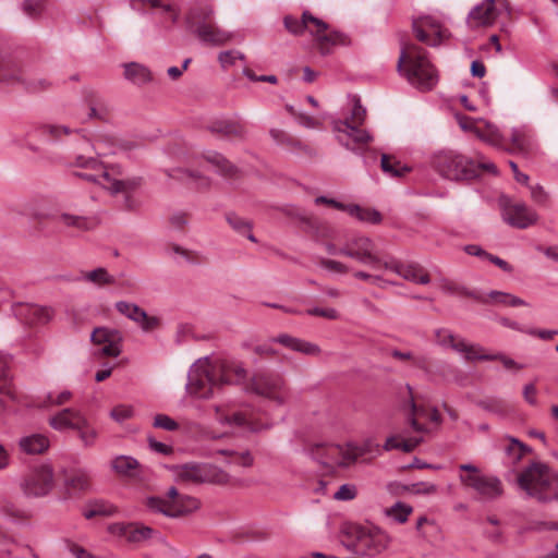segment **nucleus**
Segmentation results:
<instances>
[{"mask_svg":"<svg viewBox=\"0 0 558 558\" xmlns=\"http://www.w3.org/2000/svg\"><path fill=\"white\" fill-rule=\"evenodd\" d=\"M246 371L233 363L211 364L207 359L194 363L187 374L186 391L189 395L209 399L216 389L223 385H233L243 380Z\"/></svg>","mask_w":558,"mask_h":558,"instance_id":"f257e3e1","label":"nucleus"},{"mask_svg":"<svg viewBox=\"0 0 558 558\" xmlns=\"http://www.w3.org/2000/svg\"><path fill=\"white\" fill-rule=\"evenodd\" d=\"M397 70L411 85L421 90H430L438 81L436 70L427 59L426 51L403 40H401Z\"/></svg>","mask_w":558,"mask_h":558,"instance_id":"f03ea898","label":"nucleus"},{"mask_svg":"<svg viewBox=\"0 0 558 558\" xmlns=\"http://www.w3.org/2000/svg\"><path fill=\"white\" fill-rule=\"evenodd\" d=\"M69 166L82 169V171H73V177L85 180L89 183L101 185L112 194H118V192L135 191L143 182L141 177H133L123 180L114 178V168L109 171L105 165L95 157L77 155Z\"/></svg>","mask_w":558,"mask_h":558,"instance_id":"7ed1b4c3","label":"nucleus"},{"mask_svg":"<svg viewBox=\"0 0 558 558\" xmlns=\"http://www.w3.org/2000/svg\"><path fill=\"white\" fill-rule=\"evenodd\" d=\"M287 31L295 36L302 35L308 31L315 38L316 46L322 56L331 52V48L337 45H347L348 37L338 31H329V25L323 20L315 17L311 12L304 11L301 20L287 15L283 19Z\"/></svg>","mask_w":558,"mask_h":558,"instance_id":"20e7f679","label":"nucleus"},{"mask_svg":"<svg viewBox=\"0 0 558 558\" xmlns=\"http://www.w3.org/2000/svg\"><path fill=\"white\" fill-rule=\"evenodd\" d=\"M365 118L366 109L362 106L360 99L355 98L351 116L344 120L336 121L333 124V130L338 133L339 144L357 155H362L364 146L373 140V136L366 130L360 128Z\"/></svg>","mask_w":558,"mask_h":558,"instance_id":"39448f33","label":"nucleus"},{"mask_svg":"<svg viewBox=\"0 0 558 558\" xmlns=\"http://www.w3.org/2000/svg\"><path fill=\"white\" fill-rule=\"evenodd\" d=\"M214 10L207 3L194 5L186 14V26L197 38L210 46H222L232 39V34L217 26Z\"/></svg>","mask_w":558,"mask_h":558,"instance_id":"423d86ee","label":"nucleus"},{"mask_svg":"<svg viewBox=\"0 0 558 558\" xmlns=\"http://www.w3.org/2000/svg\"><path fill=\"white\" fill-rule=\"evenodd\" d=\"M342 535V544L357 555L374 556L386 548V537L376 526L345 523Z\"/></svg>","mask_w":558,"mask_h":558,"instance_id":"0eeeda50","label":"nucleus"},{"mask_svg":"<svg viewBox=\"0 0 558 558\" xmlns=\"http://www.w3.org/2000/svg\"><path fill=\"white\" fill-rule=\"evenodd\" d=\"M430 165L439 175L451 181L469 182L478 177V169L474 161L456 150L435 153Z\"/></svg>","mask_w":558,"mask_h":558,"instance_id":"6e6552de","label":"nucleus"},{"mask_svg":"<svg viewBox=\"0 0 558 558\" xmlns=\"http://www.w3.org/2000/svg\"><path fill=\"white\" fill-rule=\"evenodd\" d=\"M146 506L151 511L162 513L166 517L180 518L197 510L199 501L192 496L180 494L174 486H171L166 494V498L148 497Z\"/></svg>","mask_w":558,"mask_h":558,"instance_id":"1a4fd4ad","label":"nucleus"},{"mask_svg":"<svg viewBox=\"0 0 558 558\" xmlns=\"http://www.w3.org/2000/svg\"><path fill=\"white\" fill-rule=\"evenodd\" d=\"M553 473L550 469L541 462H533L518 477L519 486L530 496L539 501H548L551 497L546 493L550 487Z\"/></svg>","mask_w":558,"mask_h":558,"instance_id":"9d476101","label":"nucleus"},{"mask_svg":"<svg viewBox=\"0 0 558 558\" xmlns=\"http://www.w3.org/2000/svg\"><path fill=\"white\" fill-rule=\"evenodd\" d=\"M459 470L465 474H460V482L469 488L474 489L484 499H495L502 494L501 481L496 476H487L481 473V470L471 463L459 465Z\"/></svg>","mask_w":558,"mask_h":558,"instance_id":"9b49d317","label":"nucleus"},{"mask_svg":"<svg viewBox=\"0 0 558 558\" xmlns=\"http://www.w3.org/2000/svg\"><path fill=\"white\" fill-rule=\"evenodd\" d=\"M53 470L48 464L32 469L23 478L21 489L27 497L39 498L48 495L53 487Z\"/></svg>","mask_w":558,"mask_h":558,"instance_id":"f8f14e48","label":"nucleus"},{"mask_svg":"<svg viewBox=\"0 0 558 558\" xmlns=\"http://www.w3.org/2000/svg\"><path fill=\"white\" fill-rule=\"evenodd\" d=\"M374 242L369 238L357 236L348 241L342 247H340L339 254L378 269L383 267L384 263L374 253Z\"/></svg>","mask_w":558,"mask_h":558,"instance_id":"ddd939ff","label":"nucleus"},{"mask_svg":"<svg viewBox=\"0 0 558 558\" xmlns=\"http://www.w3.org/2000/svg\"><path fill=\"white\" fill-rule=\"evenodd\" d=\"M178 477L193 483H228V474L216 466L207 464L187 463L179 468Z\"/></svg>","mask_w":558,"mask_h":558,"instance_id":"4468645a","label":"nucleus"},{"mask_svg":"<svg viewBox=\"0 0 558 558\" xmlns=\"http://www.w3.org/2000/svg\"><path fill=\"white\" fill-rule=\"evenodd\" d=\"M251 390L258 396L275 401L277 404L284 403V380L280 376L257 375L251 383Z\"/></svg>","mask_w":558,"mask_h":558,"instance_id":"2eb2a0df","label":"nucleus"},{"mask_svg":"<svg viewBox=\"0 0 558 558\" xmlns=\"http://www.w3.org/2000/svg\"><path fill=\"white\" fill-rule=\"evenodd\" d=\"M90 341L96 345H101L97 352L99 355L117 357L122 352V335L117 329L97 327L90 335Z\"/></svg>","mask_w":558,"mask_h":558,"instance_id":"dca6fc26","label":"nucleus"},{"mask_svg":"<svg viewBox=\"0 0 558 558\" xmlns=\"http://www.w3.org/2000/svg\"><path fill=\"white\" fill-rule=\"evenodd\" d=\"M502 217L508 225L518 229H526L538 219L537 214L524 203L505 204Z\"/></svg>","mask_w":558,"mask_h":558,"instance_id":"f3484780","label":"nucleus"},{"mask_svg":"<svg viewBox=\"0 0 558 558\" xmlns=\"http://www.w3.org/2000/svg\"><path fill=\"white\" fill-rule=\"evenodd\" d=\"M412 29L420 41L430 47H436L442 41L444 32L438 22L430 16H420L413 20Z\"/></svg>","mask_w":558,"mask_h":558,"instance_id":"a211bd4d","label":"nucleus"},{"mask_svg":"<svg viewBox=\"0 0 558 558\" xmlns=\"http://www.w3.org/2000/svg\"><path fill=\"white\" fill-rule=\"evenodd\" d=\"M383 267L414 283L428 284L430 282L428 272L418 263L404 264L399 260L391 259L389 262H384Z\"/></svg>","mask_w":558,"mask_h":558,"instance_id":"6ab92c4d","label":"nucleus"},{"mask_svg":"<svg viewBox=\"0 0 558 558\" xmlns=\"http://www.w3.org/2000/svg\"><path fill=\"white\" fill-rule=\"evenodd\" d=\"M207 130L229 141H244L247 136L246 124L240 119H217L208 124Z\"/></svg>","mask_w":558,"mask_h":558,"instance_id":"aec40b11","label":"nucleus"},{"mask_svg":"<svg viewBox=\"0 0 558 558\" xmlns=\"http://www.w3.org/2000/svg\"><path fill=\"white\" fill-rule=\"evenodd\" d=\"M116 310L138 324L145 332L155 330L160 324L158 317L149 316L142 307L134 303L119 301L116 303Z\"/></svg>","mask_w":558,"mask_h":558,"instance_id":"412c9836","label":"nucleus"},{"mask_svg":"<svg viewBox=\"0 0 558 558\" xmlns=\"http://www.w3.org/2000/svg\"><path fill=\"white\" fill-rule=\"evenodd\" d=\"M435 339L437 344L445 348H451L459 353H463L464 357L469 361L475 360V353L483 351L478 345L469 344L463 339H458L446 328L435 330Z\"/></svg>","mask_w":558,"mask_h":558,"instance_id":"4be33fe9","label":"nucleus"},{"mask_svg":"<svg viewBox=\"0 0 558 558\" xmlns=\"http://www.w3.org/2000/svg\"><path fill=\"white\" fill-rule=\"evenodd\" d=\"M498 17L495 0H484L469 13L466 23L470 28L492 26Z\"/></svg>","mask_w":558,"mask_h":558,"instance_id":"5701e85b","label":"nucleus"},{"mask_svg":"<svg viewBox=\"0 0 558 558\" xmlns=\"http://www.w3.org/2000/svg\"><path fill=\"white\" fill-rule=\"evenodd\" d=\"M21 64L11 51L0 43V83L20 82Z\"/></svg>","mask_w":558,"mask_h":558,"instance_id":"b1692460","label":"nucleus"},{"mask_svg":"<svg viewBox=\"0 0 558 558\" xmlns=\"http://www.w3.org/2000/svg\"><path fill=\"white\" fill-rule=\"evenodd\" d=\"M63 486L68 497L84 494L90 488V475L82 469L66 471L63 475Z\"/></svg>","mask_w":558,"mask_h":558,"instance_id":"393cba45","label":"nucleus"},{"mask_svg":"<svg viewBox=\"0 0 558 558\" xmlns=\"http://www.w3.org/2000/svg\"><path fill=\"white\" fill-rule=\"evenodd\" d=\"M270 341L308 356H317L322 352L320 348L316 343L293 337L288 333H280L276 337H272Z\"/></svg>","mask_w":558,"mask_h":558,"instance_id":"a878e982","label":"nucleus"},{"mask_svg":"<svg viewBox=\"0 0 558 558\" xmlns=\"http://www.w3.org/2000/svg\"><path fill=\"white\" fill-rule=\"evenodd\" d=\"M533 137L525 129H512L506 138L505 150L510 154L527 155L533 149Z\"/></svg>","mask_w":558,"mask_h":558,"instance_id":"bb28decb","label":"nucleus"},{"mask_svg":"<svg viewBox=\"0 0 558 558\" xmlns=\"http://www.w3.org/2000/svg\"><path fill=\"white\" fill-rule=\"evenodd\" d=\"M110 532L113 534H118L126 538V541L132 543H138L146 541L156 533V531L146 525H140L135 523L122 524L116 523L110 526Z\"/></svg>","mask_w":558,"mask_h":558,"instance_id":"cd10ccee","label":"nucleus"},{"mask_svg":"<svg viewBox=\"0 0 558 558\" xmlns=\"http://www.w3.org/2000/svg\"><path fill=\"white\" fill-rule=\"evenodd\" d=\"M80 411L66 408L49 418L50 426L56 430L74 429L78 423V417H83Z\"/></svg>","mask_w":558,"mask_h":558,"instance_id":"c85d7f7f","label":"nucleus"},{"mask_svg":"<svg viewBox=\"0 0 558 558\" xmlns=\"http://www.w3.org/2000/svg\"><path fill=\"white\" fill-rule=\"evenodd\" d=\"M204 159L213 165L217 169V172L225 178H234L239 172L238 167L218 151H206Z\"/></svg>","mask_w":558,"mask_h":558,"instance_id":"c756f323","label":"nucleus"},{"mask_svg":"<svg viewBox=\"0 0 558 558\" xmlns=\"http://www.w3.org/2000/svg\"><path fill=\"white\" fill-rule=\"evenodd\" d=\"M19 446L27 454H41L49 448V440L43 434H32L22 437Z\"/></svg>","mask_w":558,"mask_h":558,"instance_id":"7c9ffc66","label":"nucleus"},{"mask_svg":"<svg viewBox=\"0 0 558 558\" xmlns=\"http://www.w3.org/2000/svg\"><path fill=\"white\" fill-rule=\"evenodd\" d=\"M141 468L140 462L130 456H118L111 461L112 471L124 477H135Z\"/></svg>","mask_w":558,"mask_h":558,"instance_id":"2f4dec72","label":"nucleus"},{"mask_svg":"<svg viewBox=\"0 0 558 558\" xmlns=\"http://www.w3.org/2000/svg\"><path fill=\"white\" fill-rule=\"evenodd\" d=\"M124 77L136 85H143L153 80L150 70L137 62L125 63Z\"/></svg>","mask_w":558,"mask_h":558,"instance_id":"473e14b6","label":"nucleus"},{"mask_svg":"<svg viewBox=\"0 0 558 558\" xmlns=\"http://www.w3.org/2000/svg\"><path fill=\"white\" fill-rule=\"evenodd\" d=\"M342 453L339 446L317 444L311 448V456L324 465H329Z\"/></svg>","mask_w":558,"mask_h":558,"instance_id":"72a5a7b5","label":"nucleus"},{"mask_svg":"<svg viewBox=\"0 0 558 558\" xmlns=\"http://www.w3.org/2000/svg\"><path fill=\"white\" fill-rule=\"evenodd\" d=\"M269 135L279 145H283L292 149H300L306 154H312V149L310 146L303 144L301 141L291 136L283 130L270 129Z\"/></svg>","mask_w":558,"mask_h":558,"instance_id":"f704fd0d","label":"nucleus"},{"mask_svg":"<svg viewBox=\"0 0 558 558\" xmlns=\"http://www.w3.org/2000/svg\"><path fill=\"white\" fill-rule=\"evenodd\" d=\"M9 364V357L0 354V393L5 395L14 401L16 400V396L12 389V377L10 374Z\"/></svg>","mask_w":558,"mask_h":558,"instance_id":"c9c22d12","label":"nucleus"},{"mask_svg":"<svg viewBox=\"0 0 558 558\" xmlns=\"http://www.w3.org/2000/svg\"><path fill=\"white\" fill-rule=\"evenodd\" d=\"M380 168L385 173L393 178H401L411 170L407 166H401L399 160L387 154L381 155Z\"/></svg>","mask_w":558,"mask_h":558,"instance_id":"e433bc0d","label":"nucleus"},{"mask_svg":"<svg viewBox=\"0 0 558 558\" xmlns=\"http://www.w3.org/2000/svg\"><path fill=\"white\" fill-rule=\"evenodd\" d=\"M57 219L68 228L78 231H87L92 228V220L86 216L61 213Z\"/></svg>","mask_w":558,"mask_h":558,"instance_id":"4c0bfd02","label":"nucleus"},{"mask_svg":"<svg viewBox=\"0 0 558 558\" xmlns=\"http://www.w3.org/2000/svg\"><path fill=\"white\" fill-rule=\"evenodd\" d=\"M75 430L77 432V435L82 440L84 447H92L95 445L98 433L89 424L85 416L78 417V423L76 424Z\"/></svg>","mask_w":558,"mask_h":558,"instance_id":"58836bf2","label":"nucleus"},{"mask_svg":"<svg viewBox=\"0 0 558 558\" xmlns=\"http://www.w3.org/2000/svg\"><path fill=\"white\" fill-rule=\"evenodd\" d=\"M116 512V508L104 500H95L88 504L84 510L83 515L86 519H93L95 517H110Z\"/></svg>","mask_w":558,"mask_h":558,"instance_id":"ea45409f","label":"nucleus"},{"mask_svg":"<svg viewBox=\"0 0 558 558\" xmlns=\"http://www.w3.org/2000/svg\"><path fill=\"white\" fill-rule=\"evenodd\" d=\"M476 404L484 411H487V412L493 413L498 416H504L509 411L508 403L501 398H496V397L486 398L483 400H478L476 402Z\"/></svg>","mask_w":558,"mask_h":558,"instance_id":"a19ab883","label":"nucleus"},{"mask_svg":"<svg viewBox=\"0 0 558 558\" xmlns=\"http://www.w3.org/2000/svg\"><path fill=\"white\" fill-rule=\"evenodd\" d=\"M478 136L488 144L500 149H505L507 136L502 135L498 128L492 124H486V128L483 131H478Z\"/></svg>","mask_w":558,"mask_h":558,"instance_id":"79ce46f5","label":"nucleus"},{"mask_svg":"<svg viewBox=\"0 0 558 558\" xmlns=\"http://www.w3.org/2000/svg\"><path fill=\"white\" fill-rule=\"evenodd\" d=\"M350 215L356 217L360 221L369 222L377 225L381 222V214L373 208H363L359 205H352L350 207Z\"/></svg>","mask_w":558,"mask_h":558,"instance_id":"37998d69","label":"nucleus"},{"mask_svg":"<svg viewBox=\"0 0 558 558\" xmlns=\"http://www.w3.org/2000/svg\"><path fill=\"white\" fill-rule=\"evenodd\" d=\"M413 512V507L402 501H397L393 506L385 510L386 515L392 518L396 522L403 524Z\"/></svg>","mask_w":558,"mask_h":558,"instance_id":"c03bdc74","label":"nucleus"},{"mask_svg":"<svg viewBox=\"0 0 558 558\" xmlns=\"http://www.w3.org/2000/svg\"><path fill=\"white\" fill-rule=\"evenodd\" d=\"M38 131L43 137L50 142L61 141L63 135H69L72 133L68 126L53 124H44L38 129Z\"/></svg>","mask_w":558,"mask_h":558,"instance_id":"a18cd8bd","label":"nucleus"},{"mask_svg":"<svg viewBox=\"0 0 558 558\" xmlns=\"http://www.w3.org/2000/svg\"><path fill=\"white\" fill-rule=\"evenodd\" d=\"M83 278L86 281L96 283L98 286L113 284L116 279L111 276L107 269L99 267L92 271H87L84 274Z\"/></svg>","mask_w":558,"mask_h":558,"instance_id":"49530a36","label":"nucleus"},{"mask_svg":"<svg viewBox=\"0 0 558 558\" xmlns=\"http://www.w3.org/2000/svg\"><path fill=\"white\" fill-rule=\"evenodd\" d=\"M475 360H480V361H499V362L502 363V365L507 369L520 371V369H522L524 367L522 364L517 363L514 360H512L511 357H509V356H507V355H505L502 353L481 354V352H478V353H475Z\"/></svg>","mask_w":558,"mask_h":558,"instance_id":"de8ad7c7","label":"nucleus"},{"mask_svg":"<svg viewBox=\"0 0 558 558\" xmlns=\"http://www.w3.org/2000/svg\"><path fill=\"white\" fill-rule=\"evenodd\" d=\"M489 298L493 299L495 302L506 305V306L515 307V306H526L527 305V303L523 299L515 296L513 294L507 293V292L494 290V291H490Z\"/></svg>","mask_w":558,"mask_h":558,"instance_id":"09e8293b","label":"nucleus"},{"mask_svg":"<svg viewBox=\"0 0 558 558\" xmlns=\"http://www.w3.org/2000/svg\"><path fill=\"white\" fill-rule=\"evenodd\" d=\"M215 411H216V418L221 424L244 426L246 423V418H245L244 414H242L241 412H235L232 415H226L221 412L220 407H215Z\"/></svg>","mask_w":558,"mask_h":558,"instance_id":"8fccbe9b","label":"nucleus"},{"mask_svg":"<svg viewBox=\"0 0 558 558\" xmlns=\"http://www.w3.org/2000/svg\"><path fill=\"white\" fill-rule=\"evenodd\" d=\"M226 219L230 227L235 230L240 234H245L246 232L252 230L251 221L233 214H227Z\"/></svg>","mask_w":558,"mask_h":558,"instance_id":"3c124183","label":"nucleus"},{"mask_svg":"<svg viewBox=\"0 0 558 558\" xmlns=\"http://www.w3.org/2000/svg\"><path fill=\"white\" fill-rule=\"evenodd\" d=\"M45 0H24L22 4L23 11L32 19H37L44 11Z\"/></svg>","mask_w":558,"mask_h":558,"instance_id":"603ef678","label":"nucleus"},{"mask_svg":"<svg viewBox=\"0 0 558 558\" xmlns=\"http://www.w3.org/2000/svg\"><path fill=\"white\" fill-rule=\"evenodd\" d=\"M29 313L36 324H47L52 317V311L49 307L32 306Z\"/></svg>","mask_w":558,"mask_h":558,"instance_id":"864d4df0","label":"nucleus"},{"mask_svg":"<svg viewBox=\"0 0 558 558\" xmlns=\"http://www.w3.org/2000/svg\"><path fill=\"white\" fill-rule=\"evenodd\" d=\"M169 250L174 254L183 256L191 264H199L203 262L198 253L189 251L178 244H170Z\"/></svg>","mask_w":558,"mask_h":558,"instance_id":"5fc2aeb1","label":"nucleus"},{"mask_svg":"<svg viewBox=\"0 0 558 558\" xmlns=\"http://www.w3.org/2000/svg\"><path fill=\"white\" fill-rule=\"evenodd\" d=\"M154 426L169 432H173L179 428V424L166 414H157L154 418Z\"/></svg>","mask_w":558,"mask_h":558,"instance_id":"6e6d98bb","label":"nucleus"},{"mask_svg":"<svg viewBox=\"0 0 558 558\" xmlns=\"http://www.w3.org/2000/svg\"><path fill=\"white\" fill-rule=\"evenodd\" d=\"M133 415V408L131 405L125 404H119L114 407L111 412L110 416L117 421V422H123L125 420H129Z\"/></svg>","mask_w":558,"mask_h":558,"instance_id":"4d7b16f0","label":"nucleus"},{"mask_svg":"<svg viewBox=\"0 0 558 558\" xmlns=\"http://www.w3.org/2000/svg\"><path fill=\"white\" fill-rule=\"evenodd\" d=\"M71 397L72 392L69 390L60 392L56 398L52 396V393H48L46 400L44 401V407L62 405L68 402Z\"/></svg>","mask_w":558,"mask_h":558,"instance_id":"13d9d810","label":"nucleus"},{"mask_svg":"<svg viewBox=\"0 0 558 558\" xmlns=\"http://www.w3.org/2000/svg\"><path fill=\"white\" fill-rule=\"evenodd\" d=\"M236 59H244V54L239 51H221L218 56V60L223 68L233 65Z\"/></svg>","mask_w":558,"mask_h":558,"instance_id":"bf43d9fd","label":"nucleus"},{"mask_svg":"<svg viewBox=\"0 0 558 558\" xmlns=\"http://www.w3.org/2000/svg\"><path fill=\"white\" fill-rule=\"evenodd\" d=\"M411 411H412V417L410 418V424L412 426V428L417 432V433H425L427 430V428L417 422V420L415 418V415H423L424 414V409L416 405V403L412 400L411 402Z\"/></svg>","mask_w":558,"mask_h":558,"instance_id":"052dcab7","label":"nucleus"},{"mask_svg":"<svg viewBox=\"0 0 558 558\" xmlns=\"http://www.w3.org/2000/svg\"><path fill=\"white\" fill-rule=\"evenodd\" d=\"M356 496V489L353 485L343 484L339 487L338 492L335 493L333 498L337 500H352Z\"/></svg>","mask_w":558,"mask_h":558,"instance_id":"680f3d73","label":"nucleus"},{"mask_svg":"<svg viewBox=\"0 0 558 558\" xmlns=\"http://www.w3.org/2000/svg\"><path fill=\"white\" fill-rule=\"evenodd\" d=\"M319 265L330 271H335L338 274H347L349 271V267L341 262L322 258Z\"/></svg>","mask_w":558,"mask_h":558,"instance_id":"e2e57ef3","label":"nucleus"},{"mask_svg":"<svg viewBox=\"0 0 558 558\" xmlns=\"http://www.w3.org/2000/svg\"><path fill=\"white\" fill-rule=\"evenodd\" d=\"M391 356L397 360H401V361L412 360L415 366H417L420 368L425 367V359L424 357L415 359L411 352H402L400 350L395 349L391 351Z\"/></svg>","mask_w":558,"mask_h":558,"instance_id":"0e129e2a","label":"nucleus"},{"mask_svg":"<svg viewBox=\"0 0 558 558\" xmlns=\"http://www.w3.org/2000/svg\"><path fill=\"white\" fill-rule=\"evenodd\" d=\"M404 488L414 494H425V495L434 494L437 489L436 485L430 484V483H424V482L414 483L410 486H405Z\"/></svg>","mask_w":558,"mask_h":558,"instance_id":"69168bd1","label":"nucleus"},{"mask_svg":"<svg viewBox=\"0 0 558 558\" xmlns=\"http://www.w3.org/2000/svg\"><path fill=\"white\" fill-rule=\"evenodd\" d=\"M509 445L505 448L506 453H511L513 451H520L523 454H526L532 451V449L520 441L519 439L514 437H509Z\"/></svg>","mask_w":558,"mask_h":558,"instance_id":"338daca9","label":"nucleus"},{"mask_svg":"<svg viewBox=\"0 0 558 558\" xmlns=\"http://www.w3.org/2000/svg\"><path fill=\"white\" fill-rule=\"evenodd\" d=\"M311 316H319L328 319H337L338 312L335 308L312 307L306 311Z\"/></svg>","mask_w":558,"mask_h":558,"instance_id":"774afa93","label":"nucleus"}]
</instances>
